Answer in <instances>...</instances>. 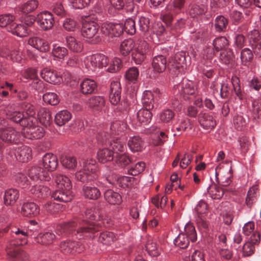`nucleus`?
<instances>
[{"label":"nucleus","instance_id":"obj_33","mask_svg":"<svg viewBox=\"0 0 261 261\" xmlns=\"http://www.w3.org/2000/svg\"><path fill=\"white\" fill-rule=\"evenodd\" d=\"M35 107L29 102H22L18 104L16 110L14 113L18 114H31L33 113L35 114Z\"/></svg>","mask_w":261,"mask_h":261},{"label":"nucleus","instance_id":"obj_15","mask_svg":"<svg viewBox=\"0 0 261 261\" xmlns=\"http://www.w3.org/2000/svg\"><path fill=\"white\" fill-rule=\"evenodd\" d=\"M61 251L64 254L81 253L84 250V246L80 242L66 241L62 242L60 245Z\"/></svg>","mask_w":261,"mask_h":261},{"label":"nucleus","instance_id":"obj_58","mask_svg":"<svg viewBox=\"0 0 261 261\" xmlns=\"http://www.w3.org/2000/svg\"><path fill=\"white\" fill-rule=\"evenodd\" d=\"M14 17L10 14L0 15V27H7L13 23Z\"/></svg>","mask_w":261,"mask_h":261},{"label":"nucleus","instance_id":"obj_36","mask_svg":"<svg viewBox=\"0 0 261 261\" xmlns=\"http://www.w3.org/2000/svg\"><path fill=\"white\" fill-rule=\"evenodd\" d=\"M30 227V226H29V228ZM32 230H33V229L31 228H29L28 230L19 228H14L12 231L16 234L17 239L21 241L20 243L18 244L17 245H22L26 243L27 237L31 234L30 231Z\"/></svg>","mask_w":261,"mask_h":261},{"label":"nucleus","instance_id":"obj_27","mask_svg":"<svg viewBox=\"0 0 261 261\" xmlns=\"http://www.w3.org/2000/svg\"><path fill=\"white\" fill-rule=\"evenodd\" d=\"M83 192L86 198L92 200L97 199L101 195L99 190L95 187L84 186Z\"/></svg>","mask_w":261,"mask_h":261},{"label":"nucleus","instance_id":"obj_17","mask_svg":"<svg viewBox=\"0 0 261 261\" xmlns=\"http://www.w3.org/2000/svg\"><path fill=\"white\" fill-rule=\"evenodd\" d=\"M71 189V188L59 189L53 193L51 197L55 200L60 202L65 203L70 202L73 197Z\"/></svg>","mask_w":261,"mask_h":261},{"label":"nucleus","instance_id":"obj_14","mask_svg":"<svg viewBox=\"0 0 261 261\" xmlns=\"http://www.w3.org/2000/svg\"><path fill=\"white\" fill-rule=\"evenodd\" d=\"M20 134L11 127L0 128V139L6 143H17L19 141Z\"/></svg>","mask_w":261,"mask_h":261},{"label":"nucleus","instance_id":"obj_18","mask_svg":"<svg viewBox=\"0 0 261 261\" xmlns=\"http://www.w3.org/2000/svg\"><path fill=\"white\" fill-rule=\"evenodd\" d=\"M41 76L47 82L54 85L60 83L62 81L61 76L57 71H51L47 68L41 71Z\"/></svg>","mask_w":261,"mask_h":261},{"label":"nucleus","instance_id":"obj_50","mask_svg":"<svg viewBox=\"0 0 261 261\" xmlns=\"http://www.w3.org/2000/svg\"><path fill=\"white\" fill-rule=\"evenodd\" d=\"M115 236L112 232L106 231L100 233L99 241L106 245L111 244L114 240Z\"/></svg>","mask_w":261,"mask_h":261},{"label":"nucleus","instance_id":"obj_41","mask_svg":"<svg viewBox=\"0 0 261 261\" xmlns=\"http://www.w3.org/2000/svg\"><path fill=\"white\" fill-rule=\"evenodd\" d=\"M109 145L113 153H117L118 151H123L125 148L124 142L118 138H113L109 142Z\"/></svg>","mask_w":261,"mask_h":261},{"label":"nucleus","instance_id":"obj_2","mask_svg":"<svg viewBox=\"0 0 261 261\" xmlns=\"http://www.w3.org/2000/svg\"><path fill=\"white\" fill-rule=\"evenodd\" d=\"M8 118L11 121L19 123L23 127L22 133L26 138L29 139H39L44 135L42 127L36 125L37 118L33 115H8Z\"/></svg>","mask_w":261,"mask_h":261},{"label":"nucleus","instance_id":"obj_35","mask_svg":"<svg viewBox=\"0 0 261 261\" xmlns=\"http://www.w3.org/2000/svg\"><path fill=\"white\" fill-rule=\"evenodd\" d=\"M214 49L219 52L227 49L229 45V41L224 36L217 37L214 39L213 42Z\"/></svg>","mask_w":261,"mask_h":261},{"label":"nucleus","instance_id":"obj_8","mask_svg":"<svg viewBox=\"0 0 261 261\" xmlns=\"http://www.w3.org/2000/svg\"><path fill=\"white\" fill-rule=\"evenodd\" d=\"M124 31L122 23H103L100 28L101 33L105 36L113 38L120 37Z\"/></svg>","mask_w":261,"mask_h":261},{"label":"nucleus","instance_id":"obj_21","mask_svg":"<svg viewBox=\"0 0 261 261\" xmlns=\"http://www.w3.org/2000/svg\"><path fill=\"white\" fill-rule=\"evenodd\" d=\"M29 44L42 52L49 51L50 47L48 42L39 37H33L29 40Z\"/></svg>","mask_w":261,"mask_h":261},{"label":"nucleus","instance_id":"obj_63","mask_svg":"<svg viewBox=\"0 0 261 261\" xmlns=\"http://www.w3.org/2000/svg\"><path fill=\"white\" fill-rule=\"evenodd\" d=\"M198 216L204 217L208 211L207 204L203 201H200L195 207Z\"/></svg>","mask_w":261,"mask_h":261},{"label":"nucleus","instance_id":"obj_31","mask_svg":"<svg viewBox=\"0 0 261 261\" xmlns=\"http://www.w3.org/2000/svg\"><path fill=\"white\" fill-rule=\"evenodd\" d=\"M135 43L132 39L124 40L120 44V52L122 56L126 57L129 56L130 53L134 50Z\"/></svg>","mask_w":261,"mask_h":261},{"label":"nucleus","instance_id":"obj_61","mask_svg":"<svg viewBox=\"0 0 261 261\" xmlns=\"http://www.w3.org/2000/svg\"><path fill=\"white\" fill-rule=\"evenodd\" d=\"M165 30V29L162 23L161 22H158L152 25L149 34H153L160 36L163 34Z\"/></svg>","mask_w":261,"mask_h":261},{"label":"nucleus","instance_id":"obj_25","mask_svg":"<svg viewBox=\"0 0 261 261\" xmlns=\"http://www.w3.org/2000/svg\"><path fill=\"white\" fill-rule=\"evenodd\" d=\"M8 31L20 37H25L28 34L27 28L24 24H16L15 22L9 25Z\"/></svg>","mask_w":261,"mask_h":261},{"label":"nucleus","instance_id":"obj_59","mask_svg":"<svg viewBox=\"0 0 261 261\" xmlns=\"http://www.w3.org/2000/svg\"><path fill=\"white\" fill-rule=\"evenodd\" d=\"M125 127V124L121 123L120 121H116L111 124L110 129L113 134L119 135L120 133L124 130Z\"/></svg>","mask_w":261,"mask_h":261},{"label":"nucleus","instance_id":"obj_13","mask_svg":"<svg viewBox=\"0 0 261 261\" xmlns=\"http://www.w3.org/2000/svg\"><path fill=\"white\" fill-rule=\"evenodd\" d=\"M37 22L43 30L47 31L53 27L55 19L51 12L44 11L37 15Z\"/></svg>","mask_w":261,"mask_h":261},{"label":"nucleus","instance_id":"obj_29","mask_svg":"<svg viewBox=\"0 0 261 261\" xmlns=\"http://www.w3.org/2000/svg\"><path fill=\"white\" fill-rule=\"evenodd\" d=\"M128 146L133 152H139L143 148V142L139 136H134L128 140Z\"/></svg>","mask_w":261,"mask_h":261},{"label":"nucleus","instance_id":"obj_45","mask_svg":"<svg viewBox=\"0 0 261 261\" xmlns=\"http://www.w3.org/2000/svg\"><path fill=\"white\" fill-rule=\"evenodd\" d=\"M207 193L213 199H219L224 195V190L215 185H212L207 189Z\"/></svg>","mask_w":261,"mask_h":261},{"label":"nucleus","instance_id":"obj_5","mask_svg":"<svg viewBox=\"0 0 261 261\" xmlns=\"http://www.w3.org/2000/svg\"><path fill=\"white\" fill-rule=\"evenodd\" d=\"M16 181L22 188H25V186L29 185H32L30 191L37 197L44 198L50 194L49 189L47 187L32 183L29 180L24 174L18 173L16 177Z\"/></svg>","mask_w":261,"mask_h":261},{"label":"nucleus","instance_id":"obj_39","mask_svg":"<svg viewBox=\"0 0 261 261\" xmlns=\"http://www.w3.org/2000/svg\"><path fill=\"white\" fill-rule=\"evenodd\" d=\"M68 47L74 52H81L82 50L83 46L80 42H78L75 38L72 36H67L66 38Z\"/></svg>","mask_w":261,"mask_h":261},{"label":"nucleus","instance_id":"obj_7","mask_svg":"<svg viewBox=\"0 0 261 261\" xmlns=\"http://www.w3.org/2000/svg\"><path fill=\"white\" fill-rule=\"evenodd\" d=\"M99 29L98 24L95 21H85L83 23L82 34L84 38L89 39L92 44H96L101 41V38L96 35Z\"/></svg>","mask_w":261,"mask_h":261},{"label":"nucleus","instance_id":"obj_55","mask_svg":"<svg viewBox=\"0 0 261 261\" xmlns=\"http://www.w3.org/2000/svg\"><path fill=\"white\" fill-rule=\"evenodd\" d=\"M196 224L198 228L202 232L206 233L209 230V224L204 219V217L199 216L196 219Z\"/></svg>","mask_w":261,"mask_h":261},{"label":"nucleus","instance_id":"obj_23","mask_svg":"<svg viewBox=\"0 0 261 261\" xmlns=\"http://www.w3.org/2000/svg\"><path fill=\"white\" fill-rule=\"evenodd\" d=\"M8 254L12 261H28L29 259L28 254L18 248L8 251Z\"/></svg>","mask_w":261,"mask_h":261},{"label":"nucleus","instance_id":"obj_47","mask_svg":"<svg viewBox=\"0 0 261 261\" xmlns=\"http://www.w3.org/2000/svg\"><path fill=\"white\" fill-rule=\"evenodd\" d=\"M50 9L52 12L58 16L63 17L66 15V11L61 2L54 3Z\"/></svg>","mask_w":261,"mask_h":261},{"label":"nucleus","instance_id":"obj_22","mask_svg":"<svg viewBox=\"0 0 261 261\" xmlns=\"http://www.w3.org/2000/svg\"><path fill=\"white\" fill-rule=\"evenodd\" d=\"M40 212L39 207L34 202H27L23 204L21 208L22 214L26 217L37 216Z\"/></svg>","mask_w":261,"mask_h":261},{"label":"nucleus","instance_id":"obj_43","mask_svg":"<svg viewBox=\"0 0 261 261\" xmlns=\"http://www.w3.org/2000/svg\"><path fill=\"white\" fill-rule=\"evenodd\" d=\"M139 30L144 34H150L151 25L148 17L142 16L139 20Z\"/></svg>","mask_w":261,"mask_h":261},{"label":"nucleus","instance_id":"obj_32","mask_svg":"<svg viewBox=\"0 0 261 261\" xmlns=\"http://www.w3.org/2000/svg\"><path fill=\"white\" fill-rule=\"evenodd\" d=\"M38 5L39 2L37 0H29L21 5L19 10L22 13L27 14L35 10Z\"/></svg>","mask_w":261,"mask_h":261},{"label":"nucleus","instance_id":"obj_38","mask_svg":"<svg viewBox=\"0 0 261 261\" xmlns=\"http://www.w3.org/2000/svg\"><path fill=\"white\" fill-rule=\"evenodd\" d=\"M55 181L59 189L72 188L70 180L65 175L57 174Z\"/></svg>","mask_w":261,"mask_h":261},{"label":"nucleus","instance_id":"obj_4","mask_svg":"<svg viewBox=\"0 0 261 261\" xmlns=\"http://www.w3.org/2000/svg\"><path fill=\"white\" fill-rule=\"evenodd\" d=\"M80 166L81 168L75 174L77 180L88 183L97 178V167L95 160L83 159L80 162Z\"/></svg>","mask_w":261,"mask_h":261},{"label":"nucleus","instance_id":"obj_26","mask_svg":"<svg viewBox=\"0 0 261 261\" xmlns=\"http://www.w3.org/2000/svg\"><path fill=\"white\" fill-rule=\"evenodd\" d=\"M207 11V5L194 4L189 6V15L192 18L198 17L205 14Z\"/></svg>","mask_w":261,"mask_h":261},{"label":"nucleus","instance_id":"obj_9","mask_svg":"<svg viewBox=\"0 0 261 261\" xmlns=\"http://www.w3.org/2000/svg\"><path fill=\"white\" fill-rule=\"evenodd\" d=\"M198 93L197 87L194 82L190 80L182 82L180 94L184 100H192L197 97Z\"/></svg>","mask_w":261,"mask_h":261},{"label":"nucleus","instance_id":"obj_53","mask_svg":"<svg viewBox=\"0 0 261 261\" xmlns=\"http://www.w3.org/2000/svg\"><path fill=\"white\" fill-rule=\"evenodd\" d=\"M251 49L248 48H245L241 51V59L242 63L246 64L248 62H251L253 58V54Z\"/></svg>","mask_w":261,"mask_h":261},{"label":"nucleus","instance_id":"obj_57","mask_svg":"<svg viewBox=\"0 0 261 261\" xmlns=\"http://www.w3.org/2000/svg\"><path fill=\"white\" fill-rule=\"evenodd\" d=\"M126 79L130 82L137 81L139 76V70L136 67H132L128 69L125 72Z\"/></svg>","mask_w":261,"mask_h":261},{"label":"nucleus","instance_id":"obj_19","mask_svg":"<svg viewBox=\"0 0 261 261\" xmlns=\"http://www.w3.org/2000/svg\"><path fill=\"white\" fill-rule=\"evenodd\" d=\"M80 91L85 94H92L97 91V85L95 81L89 79H85L80 85Z\"/></svg>","mask_w":261,"mask_h":261},{"label":"nucleus","instance_id":"obj_60","mask_svg":"<svg viewBox=\"0 0 261 261\" xmlns=\"http://www.w3.org/2000/svg\"><path fill=\"white\" fill-rule=\"evenodd\" d=\"M122 66L121 60L119 58H115L107 70L110 72L115 73L118 71Z\"/></svg>","mask_w":261,"mask_h":261},{"label":"nucleus","instance_id":"obj_49","mask_svg":"<svg viewBox=\"0 0 261 261\" xmlns=\"http://www.w3.org/2000/svg\"><path fill=\"white\" fill-rule=\"evenodd\" d=\"M146 57L143 50L138 48H135L132 53V58L137 64H141Z\"/></svg>","mask_w":261,"mask_h":261},{"label":"nucleus","instance_id":"obj_6","mask_svg":"<svg viewBox=\"0 0 261 261\" xmlns=\"http://www.w3.org/2000/svg\"><path fill=\"white\" fill-rule=\"evenodd\" d=\"M197 240V233L195 227L191 223H188L185 227V232L180 233L174 240V245L180 249L187 248L190 241L194 242Z\"/></svg>","mask_w":261,"mask_h":261},{"label":"nucleus","instance_id":"obj_11","mask_svg":"<svg viewBox=\"0 0 261 261\" xmlns=\"http://www.w3.org/2000/svg\"><path fill=\"white\" fill-rule=\"evenodd\" d=\"M247 38L254 55L261 57V36L258 30H253L248 33Z\"/></svg>","mask_w":261,"mask_h":261},{"label":"nucleus","instance_id":"obj_30","mask_svg":"<svg viewBox=\"0 0 261 261\" xmlns=\"http://www.w3.org/2000/svg\"><path fill=\"white\" fill-rule=\"evenodd\" d=\"M105 198L111 204H119L122 201L120 195L112 190H108L105 192Z\"/></svg>","mask_w":261,"mask_h":261},{"label":"nucleus","instance_id":"obj_12","mask_svg":"<svg viewBox=\"0 0 261 261\" xmlns=\"http://www.w3.org/2000/svg\"><path fill=\"white\" fill-rule=\"evenodd\" d=\"M153 99L152 93L150 91H145L142 98L143 108L138 111L137 114H152L156 113L153 109Z\"/></svg>","mask_w":261,"mask_h":261},{"label":"nucleus","instance_id":"obj_62","mask_svg":"<svg viewBox=\"0 0 261 261\" xmlns=\"http://www.w3.org/2000/svg\"><path fill=\"white\" fill-rule=\"evenodd\" d=\"M90 105L93 108H97V109L99 108H101L102 107H104L105 105V99L101 96H94L90 99Z\"/></svg>","mask_w":261,"mask_h":261},{"label":"nucleus","instance_id":"obj_51","mask_svg":"<svg viewBox=\"0 0 261 261\" xmlns=\"http://www.w3.org/2000/svg\"><path fill=\"white\" fill-rule=\"evenodd\" d=\"M124 31L130 35H134L136 32L135 21L132 18L127 19L123 24Z\"/></svg>","mask_w":261,"mask_h":261},{"label":"nucleus","instance_id":"obj_42","mask_svg":"<svg viewBox=\"0 0 261 261\" xmlns=\"http://www.w3.org/2000/svg\"><path fill=\"white\" fill-rule=\"evenodd\" d=\"M228 19L222 15L218 16L215 19V27L218 32H224L228 25Z\"/></svg>","mask_w":261,"mask_h":261},{"label":"nucleus","instance_id":"obj_46","mask_svg":"<svg viewBox=\"0 0 261 261\" xmlns=\"http://www.w3.org/2000/svg\"><path fill=\"white\" fill-rule=\"evenodd\" d=\"M43 101L51 106H55L59 103L60 100L57 94L54 92H47L43 95Z\"/></svg>","mask_w":261,"mask_h":261},{"label":"nucleus","instance_id":"obj_56","mask_svg":"<svg viewBox=\"0 0 261 261\" xmlns=\"http://www.w3.org/2000/svg\"><path fill=\"white\" fill-rule=\"evenodd\" d=\"M68 53L67 48L61 46L56 47L55 46L52 51L53 55L55 57L60 59H64L68 55Z\"/></svg>","mask_w":261,"mask_h":261},{"label":"nucleus","instance_id":"obj_44","mask_svg":"<svg viewBox=\"0 0 261 261\" xmlns=\"http://www.w3.org/2000/svg\"><path fill=\"white\" fill-rule=\"evenodd\" d=\"M234 55L230 48L224 49L220 53V60L224 64H228L233 61Z\"/></svg>","mask_w":261,"mask_h":261},{"label":"nucleus","instance_id":"obj_54","mask_svg":"<svg viewBox=\"0 0 261 261\" xmlns=\"http://www.w3.org/2000/svg\"><path fill=\"white\" fill-rule=\"evenodd\" d=\"M145 167V164L143 162H140L137 163L134 166L132 167L128 170L129 174L136 176L142 172Z\"/></svg>","mask_w":261,"mask_h":261},{"label":"nucleus","instance_id":"obj_28","mask_svg":"<svg viewBox=\"0 0 261 261\" xmlns=\"http://www.w3.org/2000/svg\"><path fill=\"white\" fill-rule=\"evenodd\" d=\"M97 159L101 163L111 161L114 159L113 152L107 148L100 149L97 152Z\"/></svg>","mask_w":261,"mask_h":261},{"label":"nucleus","instance_id":"obj_3","mask_svg":"<svg viewBox=\"0 0 261 261\" xmlns=\"http://www.w3.org/2000/svg\"><path fill=\"white\" fill-rule=\"evenodd\" d=\"M58 165L57 157L53 153H46L43 157L41 166L32 167L29 169V177L33 180L49 181V173L54 171Z\"/></svg>","mask_w":261,"mask_h":261},{"label":"nucleus","instance_id":"obj_52","mask_svg":"<svg viewBox=\"0 0 261 261\" xmlns=\"http://www.w3.org/2000/svg\"><path fill=\"white\" fill-rule=\"evenodd\" d=\"M146 249L148 253L153 256H158L160 254L156 242L152 240H149L146 245Z\"/></svg>","mask_w":261,"mask_h":261},{"label":"nucleus","instance_id":"obj_10","mask_svg":"<svg viewBox=\"0 0 261 261\" xmlns=\"http://www.w3.org/2000/svg\"><path fill=\"white\" fill-rule=\"evenodd\" d=\"M87 60V67L91 71L95 70L97 68L106 67L109 61L107 57L101 54L92 55Z\"/></svg>","mask_w":261,"mask_h":261},{"label":"nucleus","instance_id":"obj_1","mask_svg":"<svg viewBox=\"0 0 261 261\" xmlns=\"http://www.w3.org/2000/svg\"><path fill=\"white\" fill-rule=\"evenodd\" d=\"M99 226L95 222L74 220L71 222L60 224L57 226L56 232L60 237H65L73 231L79 239L85 237H91L90 233H94L99 230Z\"/></svg>","mask_w":261,"mask_h":261},{"label":"nucleus","instance_id":"obj_24","mask_svg":"<svg viewBox=\"0 0 261 261\" xmlns=\"http://www.w3.org/2000/svg\"><path fill=\"white\" fill-rule=\"evenodd\" d=\"M19 196L17 190L10 189L6 191L4 195V203L7 205L14 204Z\"/></svg>","mask_w":261,"mask_h":261},{"label":"nucleus","instance_id":"obj_16","mask_svg":"<svg viewBox=\"0 0 261 261\" xmlns=\"http://www.w3.org/2000/svg\"><path fill=\"white\" fill-rule=\"evenodd\" d=\"M12 150L10 155L13 156V154H14L16 159L20 162H27L32 158V150L29 146L21 145L17 147L15 149L13 148Z\"/></svg>","mask_w":261,"mask_h":261},{"label":"nucleus","instance_id":"obj_20","mask_svg":"<svg viewBox=\"0 0 261 261\" xmlns=\"http://www.w3.org/2000/svg\"><path fill=\"white\" fill-rule=\"evenodd\" d=\"M167 59L163 55L154 57L152 61V67L155 72L162 73L166 69Z\"/></svg>","mask_w":261,"mask_h":261},{"label":"nucleus","instance_id":"obj_34","mask_svg":"<svg viewBox=\"0 0 261 261\" xmlns=\"http://www.w3.org/2000/svg\"><path fill=\"white\" fill-rule=\"evenodd\" d=\"M60 162L64 167L69 169H74L77 165L75 158L65 154L61 155Z\"/></svg>","mask_w":261,"mask_h":261},{"label":"nucleus","instance_id":"obj_64","mask_svg":"<svg viewBox=\"0 0 261 261\" xmlns=\"http://www.w3.org/2000/svg\"><path fill=\"white\" fill-rule=\"evenodd\" d=\"M212 119V115H202V118L199 120V122L203 127H214L215 124V122H213Z\"/></svg>","mask_w":261,"mask_h":261},{"label":"nucleus","instance_id":"obj_40","mask_svg":"<svg viewBox=\"0 0 261 261\" xmlns=\"http://www.w3.org/2000/svg\"><path fill=\"white\" fill-rule=\"evenodd\" d=\"M133 162V159L127 154H118L115 158L116 165L123 168Z\"/></svg>","mask_w":261,"mask_h":261},{"label":"nucleus","instance_id":"obj_48","mask_svg":"<svg viewBox=\"0 0 261 261\" xmlns=\"http://www.w3.org/2000/svg\"><path fill=\"white\" fill-rule=\"evenodd\" d=\"M173 63L175 64V68L179 69L180 67H183L186 64L185 53L181 51L176 53L173 58Z\"/></svg>","mask_w":261,"mask_h":261},{"label":"nucleus","instance_id":"obj_37","mask_svg":"<svg viewBox=\"0 0 261 261\" xmlns=\"http://www.w3.org/2000/svg\"><path fill=\"white\" fill-rule=\"evenodd\" d=\"M55 239V235L50 232H46L43 233H40L37 237L38 243L45 245L53 243Z\"/></svg>","mask_w":261,"mask_h":261}]
</instances>
